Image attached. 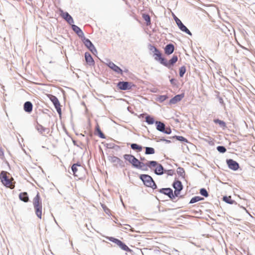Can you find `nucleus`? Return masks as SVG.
<instances>
[{"mask_svg": "<svg viewBox=\"0 0 255 255\" xmlns=\"http://www.w3.org/2000/svg\"><path fill=\"white\" fill-rule=\"evenodd\" d=\"M33 205L37 217L39 219H41L42 205L41 199L38 192H37L33 199Z\"/></svg>", "mask_w": 255, "mask_h": 255, "instance_id": "nucleus-1", "label": "nucleus"}, {"mask_svg": "<svg viewBox=\"0 0 255 255\" xmlns=\"http://www.w3.org/2000/svg\"><path fill=\"white\" fill-rule=\"evenodd\" d=\"M146 166L150 168L156 166V168L154 170V173L157 175H161L165 172V169L163 166L156 161L151 160L148 161L146 163Z\"/></svg>", "mask_w": 255, "mask_h": 255, "instance_id": "nucleus-2", "label": "nucleus"}, {"mask_svg": "<svg viewBox=\"0 0 255 255\" xmlns=\"http://www.w3.org/2000/svg\"><path fill=\"white\" fill-rule=\"evenodd\" d=\"M107 239L109 241L117 244L122 250L129 253L132 252V250L129 249L125 243L118 239L113 237H108Z\"/></svg>", "mask_w": 255, "mask_h": 255, "instance_id": "nucleus-3", "label": "nucleus"}, {"mask_svg": "<svg viewBox=\"0 0 255 255\" xmlns=\"http://www.w3.org/2000/svg\"><path fill=\"white\" fill-rule=\"evenodd\" d=\"M156 128L157 130L164 133L169 134L171 133L170 128L166 127L164 123L160 121H155Z\"/></svg>", "mask_w": 255, "mask_h": 255, "instance_id": "nucleus-4", "label": "nucleus"}, {"mask_svg": "<svg viewBox=\"0 0 255 255\" xmlns=\"http://www.w3.org/2000/svg\"><path fill=\"white\" fill-rule=\"evenodd\" d=\"M0 178L2 184L7 187L13 189L14 186L12 184L11 181L6 175L4 171H2L0 175Z\"/></svg>", "mask_w": 255, "mask_h": 255, "instance_id": "nucleus-5", "label": "nucleus"}, {"mask_svg": "<svg viewBox=\"0 0 255 255\" xmlns=\"http://www.w3.org/2000/svg\"><path fill=\"white\" fill-rule=\"evenodd\" d=\"M117 87L121 90L126 91L131 89L135 86L132 82L127 81H120L117 83Z\"/></svg>", "mask_w": 255, "mask_h": 255, "instance_id": "nucleus-6", "label": "nucleus"}, {"mask_svg": "<svg viewBox=\"0 0 255 255\" xmlns=\"http://www.w3.org/2000/svg\"><path fill=\"white\" fill-rule=\"evenodd\" d=\"M139 179L142 181L143 184L146 187L151 186L153 183V179L150 175L148 174H140L139 175Z\"/></svg>", "mask_w": 255, "mask_h": 255, "instance_id": "nucleus-7", "label": "nucleus"}, {"mask_svg": "<svg viewBox=\"0 0 255 255\" xmlns=\"http://www.w3.org/2000/svg\"><path fill=\"white\" fill-rule=\"evenodd\" d=\"M226 163L229 168L234 171H237L240 168L239 164L232 159H227L226 160Z\"/></svg>", "mask_w": 255, "mask_h": 255, "instance_id": "nucleus-8", "label": "nucleus"}, {"mask_svg": "<svg viewBox=\"0 0 255 255\" xmlns=\"http://www.w3.org/2000/svg\"><path fill=\"white\" fill-rule=\"evenodd\" d=\"M132 166L137 169H139L143 171H146L148 170L147 168V166H146V163H144L143 162L140 161L136 158L133 162Z\"/></svg>", "mask_w": 255, "mask_h": 255, "instance_id": "nucleus-9", "label": "nucleus"}, {"mask_svg": "<svg viewBox=\"0 0 255 255\" xmlns=\"http://www.w3.org/2000/svg\"><path fill=\"white\" fill-rule=\"evenodd\" d=\"M60 16L64 19L67 22L72 25L74 23V20L72 18V17L67 12H64L63 10L60 9Z\"/></svg>", "mask_w": 255, "mask_h": 255, "instance_id": "nucleus-10", "label": "nucleus"}, {"mask_svg": "<svg viewBox=\"0 0 255 255\" xmlns=\"http://www.w3.org/2000/svg\"><path fill=\"white\" fill-rule=\"evenodd\" d=\"M108 159L113 163L118 164L121 167H124L125 166L124 161L117 156H108Z\"/></svg>", "mask_w": 255, "mask_h": 255, "instance_id": "nucleus-11", "label": "nucleus"}, {"mask_svg": "<svg viewBox=\"0 0 255 255\" xmlns=\"http://www.w3.org/2000/svg\"><path fill=\"white\" fill-rule=\"evenodd\" d=\"M159 192L167 195L171 200L174 199L173 190L170 188H162L159 190Z\"/></svg>", "mask_w": 255, "mask_h": 255, "instance_id": "nucleus-12", "label": "nucleus"}, {"mask_svg": "<svg viewBox=\"0 0 255 255\" xmlns=\"http://www.w3.org/2000/svg\"><path fill=\"white\" fill-rule=\"evenodd\" d=\"M108 62L107 63V65L109 67H110L112 70H113L115 72L118 73L123 74V70L122 69L115 64L113 62L108 60Z\"/></svg>", "mask_w": 255, "mask_h": 255, "instance_id": "nucleus-13", "label": "nucleus"}, {"mask_svg": "<svg viewBox=\"0 0 255 255\" xmlns=\"http://www.w3.org/2000/svg\"><path fill=\"white\" fill-rule=\"evenodd\" d=\"M176 23L177 24L178 28L180 29V30L185 32L186 33L189 35H192V33L191 32V31L187 28V27L185 25H184V24L182 22V21L180 20H177Z\"/></svg>", "mask_w": 255, "mask_h": 255, "instance_id": "nucleus-14", "label": "nucleus"}, {"mask_svg": "<svg viewBox=\"0 0 255 255\" xmlns=\"http://www.w3.org/2000/svg\"><path fill=\"white\" fill-rule=\"evenodd\" d=\"M177 56L174 55L172 56V57L169 60L168 62L167 61L166 59L165 60L164 66L169 69L174 65V64L177 61Z\"/></svg>", "mask_w": 255, "mask_h": 255, "instance_id": "nucleus-15", "label": "nucleus"}, {"mask_svg": "<svg viewBox=\"0 0 255 255\" xmlns=\"http://www.w3.org/2000/svg\"><path fill=\"white\" fill-rule=\"evenodd\" d=\"M71 27L72 30L77 34V35L80 38L82 39L85 37L83 32L79 27L73 24L71 25Z\"/></svg>", "mask_w": 255, "mask_h": 255, "instance_id": "nucleus-16", "label": "nucleus"}, {"mask_svg": "<svg viewBox=\"0 0 255 255\" xmlns=\"http://www.w3.org/2000/svg\"><path fill=\"white\" fill-rule=\"evenodd\" d=\"M85 58L86 63L89 66L94 65L95 61L90 53L88 52L85 53Z\"/></svg>", "mask_w": 255, "mask_h": 255, "instance_id": "nucleus-17", "label": "nucleus"}, {"mask_svg": "<svg viewBox=\"0 0 255 255\" xmlns=\"http://www.w3.org/2000/svg\"><path fill=\"white\" fill-rule=\"evenodd\" d=\"M184 94L183 93L181 94L176 95L173 98H171L170 100L169 104H175L177 102L180 101L184 98Z\"/></svg>", "mask_w": 255, "mask_h": 255, "instance_id": "nucleus-18", "label": "nucleus"}, {"mask_svg": "<svg viewBox=\"0 0 255 255\" xmlns=\"http://www.w3.org/2000/svg\"><path fill=\"white\" fill-rule=\"evenodd\" d=\"M174 45L172 43H169L164 47V52L167 55H169L174 52Z\"/></svg>", "mask_w": 255, "mask_h": 255, "instance_id": "nucleus-19", "label": "nucleus"}, {"mask_svg": "<svg viewBox=\"0 0 255 255\" xmlns=\"http://www.w3.org/2000/svg\"><path fill=\"white\" fill-rule=\"evenodd\" d=\"M33 109V105L30 101H27L24 103L23 105V109L24 111L27 113H30Z\"/></svg>", "mask_w": 255, "mask_h": 255, "instance_id": "nucleus-20", "label": "nucleus"}, {"mask_svg": "<svg viewBox=\"0 0 255 255\" xmlns=\"http://www.w3.org/2000/svg\"><path fill=\"white\" fill-rule=\"evenodd\" d=\"M82 42L85 45V46L89 49H91V48H93L94 49V45L92 43V42L88 38H86L85 37H84L83 38L81 39Z\"/></svg>", "mask_w": 255, "mask_h": 255, "instance_id": "nucleus-21", "label": "nucleus"}, {"mask_svg": "<svg viewBox=\"0 0 255 255\" xmlns=\"http://www.w3.org/2000/svg\"><path fill=\"white\" fill-rule=\"evenodd\" d=\"M154 59L156 61H158L161 64L164 66L166 59L164 57H162L161 52L159 53L156 54V55H154Z\"/></svg>", "mask_w": 255, "mask_h": 255, "instance_id": "nucleus-22", "label": "nucleus"}, {"mask_svg": "<svg viewBox=\"0 0 255 255\" xmlns=\"http://www.w3.org/2000/svg\"><path fill=\"white\" fill-rule=\"evenodd\" d=\"M172 187L174 190L176 189L177 190H179V191H180L183 189V188L182 182L179 180H175L172 184Z\"/></svg>", "mask_w": 255, "mask_h": 255, "instance_id": "nucleus-23", "label": "nucleus"}, {"mask_svg": "<svg viewBox=\"0 0 255 255\" xmlns=\"http://www.w3.org/2000/svg\"><path fill=\"white\" fill-rule=\"evenodd\" d=\"M19 198L21 201L25 203L28 202L29 201V197L27 192H25L20 193L19 194Z\"/></svg>", "mask_w": 255, "mask_h": 255, "instance_id": "nucleus-24", "label": "nucleus"}, {"mask_svg": "<svg viewBox=\"0 0 255 255\" xmlns=\"http://www.w3.org/2000/svg\"><path fill=\"white\" fill-rule=\"evenodd\" d=\"M124 158L126 161H128L129 163H131L132 165L136 158L133 155L128 154L124 155Z\"/></svg>", "mask_w": 255, "mask_h": 255, "instance_id": "nucleus-25", "label": "nucleus"}, {"mask_svg": "<svg viewBox=\"0 0 255 255\" xmlns=\"http://www.w3.org/2000/svg\"><path fill=\"white\" fill-rule=\"evenodd\" d=\"M213 122L217 124H218L220 127L222 128L223 129H225L226 128V123L222 120H220L218 119H214Z\"/></svg>", "mask_w": 255, "mask_h": 255, "instance_id": "nucleus-26", "label": "nucleus"}, {"mask_svg": "<svg viewBox=\"0 0 255 255\" xmlns=\"http://www.w3.org/2000/svg\"><path fill=\"white\" fill-rule=\"evenodd\" d=\"M130 147L132 150H135L136 152H140L142 149V146L136 143L130 144Z\"/></svg>", "mask_w": 255, "mask_h": 255, "instance_id": "nucleus-27", "label": "nucleus"}, {"mask_svg": "<svg viewBox=\"0 0 255 255\" xmlns=\"http://www.w3.org/2000/svg\"><path fill=\"white\" fill-rule=\"evenodd\" d=\"M95 130H96V132L97 133L98 136L100 138H103V139L106 138V136H105V134L101 131V129L100 128V127H99L98 124H97V125L96 126Z\"/></svg>", "mask_w": 255, "mask_h": 255, "instance_id": "nucleus-28", "label": "nucleus"}, {"mask_svg": "<svg viewBox=\"0 0 255 255\" xmlns=\"http://www.w3.org/2000/svg\"><path fill=\"white\" fill-rule=\"evenodd\" d=\"M36 128L41 134L48 130V128L43 127L42 125L39 124H37V126H36Z\"/></svg>", "mask_w": 255, "mask_h": 255, "instance_id": "nucleus-29", "label": "nucleus"}, {"mask_svg": "<svg viewBox=\"0 0 255 255\" xmlns=\"http://www.w3.org/2000/svg\"><path fill=\"white\" fill-rule=\"evenodd\" d=\"M145 122L148 124V125H152L154 123H155V121L154 119V118L151 117V116L147 115L145 117Z\"/></svg>", "mask_w": 255, "mask_h": 255, "instance_id": "nucleus-30", "label": "nucleus"}, {"mask_svg": "<svg viewBox=\"0 0 255 255\" xmlns=\"http://www.w3.org/2000/svg\"><path fill=\"white\" fill-rule=\"evenodd\" d=\"M177 173L178 175L183 178H185V172L183 168L179 167L177 169Z\"/></svg>", "mask_w": 255, "mask_h": 255, "instance_id": "nucleus-31", "label": "nucleus"}, {"mask_svg": "<svg viewBox=\"0 0 255 255\" xmlns=\"http://www.w3.org/2000/svg\"><path fill=\"white\" fill-rule=\"evenodd\" d=\"M223 200L229 204H233L235 201L231 199V196H225L223 197Z\"/></svg>", "mask_w": 255, "mask_h": 255, "instance_id": "nucleus-32", "label": "nucleus"}, {"mask_svg": "<svg viewBox=\"0 0 255 255\" xmlns=\"http://www.w3.org/2000/svg\"><path fill=\"white\" fill-rule=\"evenodd\" d=\"M204 200V198L200 196H194L191 198L189 202V204H193L198 201Z\"/></svg>", "mask_w": 255, "mask_h": 255, "instance_id": "nucleus-33", "label": "nucleus"}, {"mask_svg": "<svg viewBox=\"0 0 255 255\" xmlns=\"http://www.w3.org/2000/svg\"><path fill=\"white\" fill-rule=\"evenodd\" d=\"M170 138H175L177 140L180 141L181 142H184L186 143L188 142V140L182 136L175 135L172 137H170Z\"/></svg>", "mask_w": 255, "mask_h": 255, "instance_id": "nucleus-34", "label": "nucleus"}, {"mask_svg": "<svg viewBox=\"0 0 255 255\" xmlns=\"http://www.w3.org/2000/svg\"><path fill=\"white\" fill-rule=\"evenodd\" d=\"M142 17L144 19V20L146 21V23L147 25H149L151 24L150 17L148 14H143Z\"/></svg>", "mask_w": 255, "mask_h": 255, "instance_id": "nucleus-35", "label": "nucleus"}, {"mask_svg": "<svg viewBox=\"0 0 255 255\" xmlns=\"http://www.w3.org/2000/svg\"><path fill=\"white\" fill-rule=\"evenodd\" d=\"M155 153V150L153 147H145V154H153Z\"/></svg>", "mask_w": 255, "mask_h": 255, "instance_id": "nucleus-36", "label": "nucleus"}, {"mask_svg": "<svg viewBox=\"0 0 255 255\" xmlns=\"http://www.w3.org/2000/svg\"><path fill=\"white\" fill-rule=\"evenodd\" d=\"M48 97L51 100V101L52 102L53 105L56 104L57 103L59 102L58 98L54 95H49Z\"/></svg>", "mask_w": 255, "mask_h": 255, "instance_id": "nucleus-37", "label": "nucleus"}, {"mask_svg": "<svg viewBox=\"0 0 255 255\" xmlns=\"http://www.w3.org/2000/svg\"><path fill=\"white\" fill-rule=\"evenodd\" d=\"M200 194L202 196H204L205 197H208L209 196V193H208V191L204 188H202L200 189Z\"/></svg>", "mask_w": 255, "mask_h": 255, "instance_id": "nucleus-38", "label": "nucleus"}, {"mask_svg": "<svg viewBox=\"0 0 255 255\" xmlns=\"http://www.w3.org/2000/svg\"><path fill=\"white\" fill-rule=\"evenodd\" d=\"M186 71V68L185 66H182L179 68V76L183 77Z\"/></svg>", "mask_w": 255, "mask_h": 255, "instance_id": "nucleus-39", "label": "nucleus"}, {"mask_svg": "<svg viewBox=\"0 0 255 255\" xmlns=\"http://www.w3.org/2000/svg\"><path fill=\"white\" fill-rule=\"evenodd\" d=\"M55 108L56 109L58 114L59 115V116L61 115L62 112H61V106L60 102L57 103L56 104L54 105Z\"/></svg>", "mask_w": 255, "mask_h": 255, "instance_id": "nucleus-40", "label": "nucleus"}, {"mask_svg": "<svg viewBox=\"0 0 255 255\" xmlns=\"http://www.w3.org/2000/svg\"><path fill=\"white\" fill-rule=\"evenodd\" d=\"M217 150L218 152L222 153H224L227 151L226 147L222 145L218 146L217 147Z\"/></svg>", "mask_w": 255, "mask_h": 255, "instance_id": "nucleus-41", "label": "nucleus"}, {"mask_svg": "<svg viewBox=\"0 0 255 255\" xmlns=\"http://www.w3.org/2000/svg\"><path fill=\"white\" fill-rule=\"evenodd\" d=\"M71 170L73 173V175L75 176H77V174H76L77 171H78V168H77V167L76 166V164H73L72 167H71Z\"/></svg>", "mask_w": 255, "mask_h": 255, "instance_id": "nucleus-42", "label": "nucleus"}, {"mask_svg": "<svg viewBox=\"0 0 255 255\" xmlns=\"http://www.w3.org/2000/svg\"><path fill=\"white\" fill-rule=\"evenodd\" d=\"M167 98L168 97L167 95H160L158 97V100L160 102L162 103L167 99Z\"/></svg>", "mask_w": 255, "mask_h": 255, "instance_id": "nucleus-43", "label": "nucleus"}, {"mask_svg": "<svg viewBox=\"0 0 255 255\" xmlns=\"http://www.w3.org/2000/svg\"><path fill=\"white\" fill-rule=\"evenodd\" d=\"M164 173H166L168 175L172 176L174 174V171L172 169L164 170Z\"/></svg>", "mask_w": 255, "mask_h": 255, "instance_id": "nucleus-44", "label": "nucleus"}, {"mask_svg": "<svg viewBox=\"0 0 255 255\" xmlns=\"http://www.w3.org/2000/svg\"><path fill=\"white\" fill-rule=\"evenodd\" d=\"M115 144L114 143H108L105 144V146L107 148L110 149H113L115 147Z\"/></svg>", "mask_w": 255, "mask_h": 255, "instance_id": "nucleus-45", "label": "nucleus"}, {"mask_svg": "<svg viewBox=\"0 0 255 255\" xmlns=\"http://www.w3.org/2000/svg\"><path fill=\"white\" fill-rule=\"evenodd\" d=\"M180 191H179V190H177L175 189L174 191V193H173V196L174 197V199L175 198V197H177L179 194H180Z\"/></svg>", "mask_w": 255, "mask_h": 255, "instance_id": "nucleus-46", "label": "nucleus"}, {"mask_svg": "<svg viewBox=\"0 0 255 255\" xmlns=\"http://www.w3.org/2000/svg\"><path fill=\"white\" fill-rule=\"evenodd\" d=\"M102 207L104 210V211L106 213H107V214H109V213L110 212V209H109L106 205H102Z\"/></svg>", "mask_w": 255, "mask_h": 255, "instance_id": "nucleus-47", "label": "nucleus"}, {"mask_svg": "<svg viewBox=\"0 0 255 255\" xmlns=\"http://www.w3.org/2000/svg\"><path fill=\"white\" fill-rule=\"evenodd\" d=\"M148 48H149V50L152 51V52L154 50V49H156V47L154 45H153L151 44H149L148 45Z\"/></svg>", "mask_w": 255, "mask_h": 255, "instance_id": "nucleus-48", "label": "nucleus"}, {"mask_svg": "<svg viewBox=\"0 0 255 255\" xmlns=\"http://www.w3.org/2000/svg\"><path fill=\"white\" fill-rule=\"evenodd\" d=\"M149 187L152 188L153 189H155L157 188L156 184H155L154 181H153V183L151 184V186Z\"/></svg>", "mask_w": 255, "mask_h": 255, "instance_id": "nucleus-49", "label": "nucleus"}, {"mask_svg": "<svg viewBox=\"0 0 255 255\" xmlns=\"http://www.w3.org/2000/svg\"><path fill=\"white\" fill-rule=\"evenodd\" d=\"M89 50L94 55L97 53V49H96L95 46H94V49L93 48H91Z\"/></svg>", "mask_w": 255, "mask_h": 255, "instance_id": "nucleus-50", "label": "nucleus"}, {"mask_svg": "<svg viewBox=\"0 0 255 255\" xmlns=\"http://www.w3.org/2000/svg\"><path fill=\"white\" fill-rule=\"evenodd\" d=\"M170 83L172 85H176V80L174 78H172L170 80Z\"/></svg>", "mask_w": 255, "mask_h": 255, "instance_id": "nucleus-51", "label": "nucleus"}, {"mask_svg": "<svg viewBox=\"0 0 255 255\" xmlns=\"http://www.w3.org/2000/svg\"><path fill=\"white\" fill-rule=\"evenodd\" d=\"M161 141H165L166 143H169L171 142V141L170 140H168V139H165L164 138H160L159 139Z\"/></svg>", "mask_w": 255, "mask_h": 255, "instance_id": "nucleus-52", "label": "nucleus"}, {"mask_svg": "<svg viewBox=\"0 0 255 255\" xmlns=\"http://www.w3.org/2000/svg\"><path fill=\"white\" fill-rule=\"evenodd\" d=\"M160 52V51L157 48L154 49V50L153 51V53H154L153 56L156 55V54L159 53Z\"/></svg>", "mask_w": 255, "mask_h": 255, "instance_id": "nucleus-53", "label": "nucleus"}, {"mask_svg": "<svg viewBox=\"0 0 255 255\" xmlns=\"http://www.w3.org/2000/svg\"><path fill=\"white\" fill-rule=\"evenodd\" d=\"M219 101L220 102V104H224V101H223V99L222 97H219Z\"/></svg>", "mask_w": 255, "mask_h": 255, "instance_id": "nucleus-54", "label": "nucleus"}, {"mask_svg": "<svg viewBox=\"0 0 255 255\" xmlns=\"http://www.w3.org/2000/svg\"><path fill=\"white\" fill-rule=\"evenodd\" d=\"M120 146L115 144V147H114V148L113 149H114L118 151V150H119L120 149Z\"/></svg>", "mask_w": 255, "mask_h": 255, "instance_id": "nucleus-55", "label": "nucleus"}, {"mask_svg": "<svg viewBox=\"0 0 255 255\" xmlns=\"http://www.w3.org/2000/svg\"><path fill=\"white\" fill-rule=\"evenodd\" d=\"M3 152L1 149V148H0V157H1L2 156H3Z\"/></svg>", "mask_w": 255, "mask_h": 255, "instance_id": "nucleus-56", "label": "nucleus"}, {"mask_svg": "<svg viewBox=\"0 0 255 255\" xmlns=\"http://www.w3.org/2000/svg\"><path fill=\"white\" fill-rule=\"evenodd\" d=\"M174 20H175V22H177V20H180V19H179L177 17H176V16H174Z\"/></svg>", "mask_w": 255, "mask_h": 255, "instance_id": "nucleus-57", "label": "nucleus"}, {"mask_svg": "<svg viewBox=\"0 0 255 255\" xmlns=\"http://www.w3.org/2000/svg\"><path fill=\"white\" fill-rule=\"evenodd\" d=\"M74 164H76L77 167H81V164L79 162L74 163Z\"/></svg>", "mask_w": 255, "mask_h": 255, "instance_id": "nucleus-58", "label": "nucleus"}, {"mask_svg": "<svg viewBox=\"0 0 255 255\" xmlns=\"http://www.w3.org/2000/svg\"><path fill=\"white\" fill-rule=\"evenodd\" d=\"M140 160H144L145 158H144V157H140Z\"/></svg>", "mask_w": 255, "mask_h": 255, "instance_id": "nucleus-59", "label": "nucleus"}, {"mask_svg": "<svg viewBox=\"0 0 255 255\" xmlns=\"http://www.w3.org/2000/svg\"><path fill=\"white\" fill-rule=\"evenodd\" d=\"M143 116V114H141L140 115V116Z\"/></svg>", "mask_w": 255, "mask_h": 255, "instance_id": "nucleus-60", "label": "nucleus"}]
</instances>
